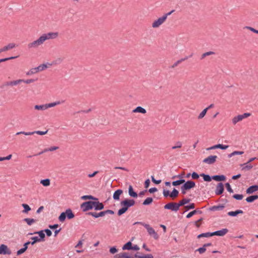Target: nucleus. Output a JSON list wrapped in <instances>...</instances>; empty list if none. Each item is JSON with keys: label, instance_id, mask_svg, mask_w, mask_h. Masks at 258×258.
Segmentation results:
<instances>
[{"label": "nucleus", "instance_id": "1", "mask_svg": "<svg viewBox=\"0 0 258 258\" xmlns=\"http://www.w3.org/2000/svg\"><path fill=\"white\" fill-rule=\"evenodd\" d=\"M58 32H49L42 34L37 39L28 44V47L29 49L37 48L42 45L45 41L50 39H54L58 37Z\"/></svg>", "mask_w": 258, "mask_h": 258}, {"label": "nucleus", "instance_id": "2", "mask_svg": "<svg viewBox=\"0 0 258 258\" xmlns=\"http://www.w3.org/2000/svg\"><path fill=\"white\" fill-rule=\"evenodd\" d=\"M135 204V201L133 199H125L120 202L122 208L118 211L117 214L120 216L125 213L130 207Z\"/></svg>", "mask_w": 258, "mask_h": 258}, {"label": "nucleus", "instance_id": "3", "mask_svg": "<svg viewBox=\"0 0 258 258\" xmlns=\"http://www.w3.org/2000/svg\"><path fill=\"white\" fill-rule=\"evenodd\" d=\"M135 224H140L143 226L147 230L148 234L151 236H152L155 239H158L159 238V236L157 232L155 231V230L151 227L149 224H146L144 222H137L135 223Z\"/></svg>", "mask_w": 258, "mask_h": 258}, {"label": "nucleus", "instance_id": "4", "mask_svg": "<svg viewBox=\"0 0 258 258\" xmlns=\"http://www.w3.org/2000/svg\"><path fill=\"white\" fill-rule=\"evenodd\" d=\"M75 217V215L73 213L72 210L71 209H68L66 210L65 212H62L60 214L58 217V220L61 222H63L66 217H67L69 219H71Z\"/></svg>", "mask_w": 258, "mask_h": 258}, {"label": "nucleus", "instance_id": "5", "mask_svg": "<svg viewBox=\"0 0 258 258\" xmlns=\"http://www.w3.org/2000/svg\"><path fill=\"white\" fill-rule=\"evenodd\" d=\"M114 214V212L113 211L111 210H107L105 211H101L99 213H96V212H89L87 214L90 216H92V217L97 218L100 217H103L106 214H110V215H113Z\"/></svg>", "mask_w": 258, "mask_h": 258}, {"label": "nucleus", "instance_id": "6", "mask_svg": "<svg viewBox=\"0 0 258 258\" xmlns=\"http://www.w3.org/2000/svg\"><path fill=\"white\" fill-rule=\"evenodd\" d=\"M250 115L249 113H244L242 114H239L234 116L232 119V122L233 125H235L237 122L242 121Z\"/></svg>", "mask_w": 258, "mask_h": 258}, {"label": "nucleus", "instance_id": "7", "mask_svg": "<svg viewBox=\"0 0 258 258\" xmlns=\"http://www.w3.org/2000/svg\"><path fill=\"white\" fill-rule=\"evenodd\" d=\"M94 205V201H88L83 203L81 207L83 211H87L89 210L92 209Z\"/></svg>", "mask_w": 258, "mask_h": 258}, {"label": "nucleus", "instance_id": "8", "mask_svg": "<svg viewBox=\"0 0 258 258\" xmlns=\"http://www.w3.org/2000/svg\"><path fill=\"white\" fill-rule=\"evenodd\" d=\"M47 133V131H34V132H20L16 133V135H19L20 134H23L26 136H30V135H33L35 134L39 135H44L46 134Z\"/></svg>", "mask_w": 258, "mask_h": 258}, {"label": "nucleus", "instance_id": "9", "mask_svg": "<svg viewBox=\"0 0 258 258\" xmlns=\"http://www.w3.org/2000/svg\"><path fill=\"white\" fill-rule=\"evenodd\" d=\"M165 17L166 16H162L161 17L159 18L157 20L154 21L152 24V27L154 28H158L166 21Z\"/></svg>", "mask_w": 258, "mask_h": 258}, {"label": "nucleus", "instance_id": "10", "mask_svg": "<svg viewBox=\"0 0 258 258\" xmlns=\"http://www.w3.org/2000/svg\"><path fill=\"white\" fill-rule=\"evenodd\" d=\"M165 209L170 210L172 211L177 212L179 210L177 204L176 203H169L164 207Z\"/></svg>", "mask_w": 258, "mask_h": 258}, {"label": "nucleus", "instance_id": "11", "mask_svg": "<svg viewBox=\"0 0 258 258\" xmlns=\"http://www.w3.org/2000/svg\"><path fill=\"white\" fill-rule=\"evenodd\" d=\"M12 253L11 250L8 248V246L5 244H1L0 245V254H8Z\"/></svg>", "mask_w": 258, "mask_h": 258}, {"label": "nucleus", "instance_id": "12", "mask_svg": "<svg viewBox=\"0 0 258 258\" xmlns=\"http://www.w3.org/2000/svg\"><path fill=\"white\" fill-rule=\"evenodd\" d=\"M217 156L215 155H211L204 159L203 162L208 164H212L216 162Z\"/></svg>", "mask_w": 258, "mask_h": 258}, {"label": "nucleus", "instance_id": "13", "mask_svg": "<svg viewBox=\"0 0 258 258\" xmlns=\"http://www.w3.org/2000/svg\"><path fill=\"white\" fill-rule=\"evenodd\" d=\"M224 191V185L222 183L220 182L219 183L217 186L215 190V194L217 195H221Z\"/></svg>", "mask_w": 258, "mask_h": 258}, {"label": "nucleus", "instance_id": "14", "mask_svg": "<svg viewBox=\"0 0 258 258\" xmlns=\"http://www.w3.org/2000/svg\"><path fill=\"white\" fill-rule=\"evenodd\" d=\"M16 47V44L14 43H10L8 44L7 45L3 47V48L0 49V53L8 51L10 49H13Z\"/></svg>", "mask_w": 258, "mask_h": 258}, {"label": "nucleus", "instance_id": "15", "mask_svg": "<svg viewBox=\"0 0 258 258\" xmlns=\"http://www.w3.org/2000/svg\"><path fill=\"white\" fill-rule=\"evenodd\" d=\"M195 182L194 181L188 180L183 185V188L188 190L195 186Z\"/></svg>", "mask_w": 258, "mask_h": 258}, {"label": "nucleus", "instance_id": "16", "mask_svg": "<svg viewBox=\"0 0 258 258\" xmlns=\"http://www.w3.org/2000/svg\"><path fill=\"white\" fill-rule=\"evenodd\" d=\"M228 232V230L226 228L222 229V230L216 231L212 232L213 236L217 235L220 236H223L225 235Z\"/></svg>", "mask_w": 258, "mask_h": 258}, {"label": "nucleus", "instance_id": "17", "mask_svg": "<svg viewBox=\"0 0 258 258\" xmlns=\"http://www.w3.org/2000/svg\"><path fill=\"white\" fill-rule=\"evenodd\" d=\"M123 193L121 189L116 190L113 194V198L114 200L118 201L119 200L120 196Z\"/></svg>", "mask_w": 258, "mask_h": 258}, {"label": "nucleus", "instance_id": "18", "mask_svg": "<svg viewBox=\"0 0 258 258\" xmlns=\"http://www.w3.org/2000/svg\"><path fill=\"white\" fill-rule=\"evenodd\" d=\"M93 208L96 210H101L104 209V205L99 202H94Z\"/></svg>", "mask_w": 258, "mask_h": 258}, {"label": "nucleus", "instance_id": "19", "mask_svg": "<svg viewBox=\"0 0 258 258\" xmlns=\"http://www.w3.org/2000/svg\"><path fill=\"white\" fill-rule=\"evenodd\" d=\"M257 190H258V185H252V186H250V187H249L246 189V191L247 194H252L253 192L256 191Z\"/></svg>", "mask_w": 258, "mask_h": 258}, {"label": "nucleus", "instance_id": "20", "mask_svg": "<svg viewBox=\"0 0 258 258\" xmlns=\"http://www.w3.org/2000/svg\"><path fill=\"white\" fill-rule=\"evenodd\" d=\"M240 166L242 167V170H249L253 167V166L247 162L244 164H241Z\"/></svg>", "mask_w": 258, "mask_h": 258}, {"label": "nucleus", "instance_id": "21", "mask_svg": "<svg viewBox=\"0 0 258 258\" xmlns=\"http://www.w3.org/2000/svg\"><path fill=\"white\" fill-rule=\"evenodd\" d=\"M212 178L213 179L218 181H224L226 179V177L223 175H214L212 176Z\"/></svg>", "mask_w": 258, "mask_h": 258}, {"label": "nucleus", "instance_id": "22", "mask_svg": "<svg viewBox=\"0 0 258 258\" xmlns=\"http://www.w3.org/2000/svg\"><path fill=\"white\" fill-rule=\"evenodd\" d=\"M243 212L241 210H237L235 211H230L228 212L227 215L230 216L235 217L239 214H243Z\"/></svg>", "mask_w": 258, "mask_h": 258}, {"label": "nucleus", "instance_id": "23", "mask_svg": "<svg viewBox=\"0 0 258 258\" xmlns=\"http://www.w3.org/2000/svg\"><path fill=\"white\" fill-rule=\"evenodd\" d=\"M128 194L131 197H133V198H137L138 197L137 193L134 191L132 185L129 186Z\"/></svg>", "mask_w": 258, "mask_h": 258}, {"label": "nucleus", "instance_id": "24", "mask_svg": "<svg viewBox=\"0 0 258 258\" xmlns=\"http://www.w3.org/2000/svg\"><path fill=\"white\" fill-rule=\"evenodd\" d=\"M133 112H139L143 114H145L146 113V109L141 106H138L136 107L135 109L133 110Z\"/></svg>", "mask_w": 258, "mask_h": 258}, {"label": "nucleus", "instance_id": "25", "mask_svg": "<svg viewBox=\"0 0 258 258\" xmlns=\"http://www.w3.org/2000/svg\"><path fill=\"white\" fill-rule=\"evenodd\" d=\"M189 201H190V199H189L184 198V199H182L178 203H177V205L178 206V208H179V207L180 206H183L185 204L188 203L189 202Z\"/></svg>", "mask_w": 258, "mask_h": 258}, {"label": "nucleus", "instance_id": "26", "mask_svg": "<svg viewBox=\"0 0 258 258\" xmlns=\"http://www.w3.org/2000/svg\"><path fill=\"white\" fill-rule=\"evenodd\" d=\"M198 213L201 214V213H202V212L198 210H195L189 212L186 215V217L187 218H189L191 217L192 216H194V215L198 214Z\"/></svg>", "mask_w": 258, "mask_h": 258}, {"label": "nucleus", "instance_id": "27", "mask_svg": "<svg viewBox=\"0 0 258 258\" xmlns=\"http://www.w3.org/2000/svg\"><path fill=\"white\" fill-rule=\"evenodd\" d=\"M34 108L38 110H45L47 109L45 104L42 105H36L34 106Z\"/></svg>", "mask_w": 258, "mask_h": 258}, {"label": "nucleus", "instance_id": "28", "mask_svg": "<svg viewBox=\"0 0 258 258\" xmlns=\"http://www.w3.org/2000/svg\"><path fill=\"white\" fill-rule=\"evenodd\" d=\"M58 149V147L57 146H53L51 147L50 148H46L44 149V150L42 152H41L39 154H41L42 153L47 152L49 151H53L54 150H56Z\"/></svg>", "mask_w": 258, "mask_h": 258}, {"label": "nucleus", "instance_id": "29", "mask_svg": "<svg viewBox=\"0 0 258 258\" xmlns=\"http://www.w3.org/2000/svg\"><path fill=\"white\" fill-rule=\"evenodd\" d=\"M116 257L117 258H131L130 255L126 252L118 253L116 255Z\"/></svg>", "mask_w": 258, "mask_h": 258}, {"label": "nucleus", "instance_id": "30", "mask_svg": "<svg viewBox=\"0 0 258 258\" xmlns=\"http://www.w3.org/2000/svg\"><path fill=\"white\" fill-rule=\"evenodd\" d=\"M61 103L60 101H57L54 102H52L48 104H45L46 105V108L47 109L50 107H53L55 106L56 105H59Z\"/></svg>", "mask_w": 258, "mask_h": 258}, {"label": "nucleus", "instance_id": "31", "mask_svg": "<svg viewBox=\"0 0 258 258\" xmlns=\"http://www.w3.org/2000/svg\"><path fill=\"white\" fill-rule=\"evenodd\" d=\"M34 233L38 234L39 236V239L41 240V241H43L44 240L45 234L44 233L43 230H41L38 232H36Z\"/></svg>", "mask_w": 258, "mask_h": 258}, {"label": "nucleus", "instance_id": "32", "mask_svg": "<svg viewBox=\"0 0 258 258\" xmlns=\"http://www.w3.org/2000/svg\"><path fill=\"white\" fill-rule=\"evenodd\" d=\"M257 199H258V196H257V195L251 196H249V197H247L246 199V201L248 203H251Z\"/></svg>", "mask_w": 258, "mask_h": 258}, {"label": "nucleus", "instance_id": "33", "mask_svg": "<svg viewBox=\"0 0 258 258\" xmlns=\"http://www.w3.org/2000/svg\"><path fill=\"white\" fill-rule=\"evenodd\" d=\"M22 206L24 208V210L22 211L23 213H28V212L31 210V208L28 205L23 204Z\"/></svg>", "mask_w": 258, "mask_h": 258}, {"label": "nucleus", "instance_id": "34", "mask_svg": "<svg viewBox=\"0 0 258 258\" xmlns=\"http://www.w3.org/2000/svg\"><path fill=\"white\" fill-rule=\"evenodd\" d=\"M224 206L223 205L214 206L210 208L211 211H218L222 210L224 209Z\"/></svg>", "mask_w": 258, "mask_h": 258}, {"label": "nucleus", "instance_id": "35", "mask_svg": "<svg viewBox=\"0 0 258 258\" xmlns=\"http://www.w3.org/2000/svg\"><path fill=\"white\" fill-rule=\"evenodd\" d=\"M22 81H23V79H19V80L13 81L10 82L9 83V85L16 86V85L19 84L20 83H22Z\"/></svg>", "mask_w": 258, "mask_h": 258}, {"label": "nucleus", "instance_id": "36", "mask_svg": "<svg viewBox=\"0 0 258 258\" xmlns=\"http://www.w3.org/2000/svg\"><path fill=\"white\" fill-rule=\"evenodd\" d=\"M178 194V191L175 188H174L170 194V197H171L172 199H174L177 197Z\"/></svg>", "mask_w": 258, "mask_h": 258}, {"label": "nucleus", "instance_id": "37", "mask_svg": "<svg viewBox=\"0 0 258 258\" xmlns=\"http://www.w3.org/2000/svg\"><path fill=\"white\" fill-rule=\"evenodd\" d=\"M23 221L26 222L28 225H31L36 221L35 219L32 218H25Z\"/></svg>", "mask_w": 258, "mask_h": 258}, {"label": "nucleus", "instance_id": "38", "mask_svg": "<svg viewBox=\"0 0 258 258\" xmlns=\"http://www.w3.org/2000/svg\"><path fill=\"white\" fill-rule=\"evenodd\" d=\"M212 236H213L212 232V233L207 232V233H204L199 234L198 236V238H200L201 237H209Z\"/></svg>", "mask_w": 258, "mask_h": 258}, {"label": "nucleus", "instance_id": "39", "mask_svg": "<svg viewBox=\"0 0 258 258\" xmlns=\"http://www.w3.org/2000/svg\"><path fill=\"white\" fill-rule=\"evenodd\" d=\"M40 183L44 186H48L50 184V180L49 179H42L40 181Z\"/></svg>", "mask_w": 258, "mask_h": 258}, {"label": "nucleus", "instance_id": "40", "mask_svg": "<svg viewBox=\"0 0 258 258\" xmlns=\"http://www.w3.org/2000/svg\"><path fill=\"white\" fill-rule=\"evenodd\" d=\"M200 175L203 177V179L205 181H211L212 179V177H211L210 175L205 174L204 173L201 174Z\"/></svg>", "mask_w": 258, "mask_h": 258}, {"label": "nucleus", "instance_id": "41", "mask_svg": "<svg viewBox=\"0 0 258 258\" xmlns=\"http://www.w3.org/2000/svg\"><path fill=\"white\" fill-rule=\"evenodd\" d=\"M182 142L180 141H177L175 143V145L172 146L171 148H172V149L174 150V149H176L177 148H180L182 147Z\"/></svg>", "mask_w": 258, "mask_h": 258}, {"label": "nucleus", "instance_id": "42", "mask_svg": "<svg viewBox=\"0 0 258 258\" xmlns=\"http://www.w3.org/2000/svg\"><path fill=\"white\" fill-rule=\"evenodd\" d=\"M188 56H186V57H184V58H181V59H179V60H178L176 62H175L173 64V65L172 67H173V68H174V67H176L178 64H179V63H180L181 62H182V61H185V60L187 59H188Z\"/></svg>", "mask_w": 258, "mask_h": 258}, {"label": "nucleus", "instance_id": "43", "mask_svg": "<svg viewBox=\"0 0 258 258\" xmlns=\"http://www.w3.org/2000/svg\"><path fill=\"white\" fill-rule=\"evenodd\" d=\"M38 72L37 68H32L31 70H30L28 72L26 73V75L27 76H29L35 73H37Z\"/></svg>", "mask_w": 258, "mask_h": 258}, {"label": "nucleus", "instance_id": "44", "mask_svg": "<svg viewBox=\"0 0 258 258\" xmlns=\"http://www.w3.org/2000/svg\"><path fill=\"white\" fill-rule=\"evenodd\" d=\"M132 243L131 242L129 241L128 242H127L126 243H125L123 246L122 247V249L123 250H125V249H127V250H130V249H132Z\"/></svg>", "mask_w": 258, "mask_h": 258}, {"label": "nucleus", "instance_id": "45", "mask_svg": "<svg viewBox=\"0 0 258 258\" xmlns=\"http://www.w3.org/2000/svg\"><path fill=\"white\" fill-rule=\"evenodd\" d=\"M215 53L213 51H208L202 54L201 57V59L202 60L207 56L214 54Z\"/></svg>", "mask_w": 258, "mask_h": 258}, {"label": "nucleus", "instance_id": "46", "mask_svg": "<svg viewBox=\"0 0 258 258\" xmlns=\"http://www.w3.org/2000/svg\"><path fill=\"white\" fill-rule=\"evenodd\" d=\"M207 110L205 108L198 115V118L199 119H202L206 114Z\"/></svg>", "mask_w": 258, "mask_h": 258}, {"label": "nucleus", "instance_id": "47", "mask_svg": "<svg viewBox=\"0 0 258 258\" xmlns=\"http://www.w3.org/2000/svg\"><path fill=\"white\" fill-rule=\"evenodd\" d=\"M184 182H185V180L180 179V180L173 181L172 185L174 186H177V185H180Z\"/></svg>", "mask_w": 258, "mask_h": 258}, {"label": "nucleus", "instance_id": "48", "mask_svg": "<svg viewBox=\"0 0 258 258\" xmlns=\"http://www.w3.org/2000/svg\"><path fill=\"white\" fill-rule=\"evenodd\" d=\"M153 202V199L152 198H147L144 202L143 204L144 205H148L151 204Z\"/></svg>", "mask_w": 258, "mask_h": 258}, {"label": "nucleus", "instance_id": "49", "mask_svg": "<svg viewBox=\"0 0 258 258\" xmlns=\"http://www.w3.org/2000/svg\"><path fill=\"white\" fill-rule=\"evenodd\" d=\"M32 240H33L32 241H30V243L32 245H34L36 242H41V240L39 239V237L38 236H34L31 238Z\"/></svg>", "mask_w": 258, "mask_h": 258}, {"label": "nucleus", "instance_id": "50", "mask_svg": "<svg viewBox=\"0 0 258 258\" xmlns=\"http://www.w3.org/2000/svg\"><path fill=\"white\" fill-rule=\"evenodd\" d=\"M36 68H37L38 72H40V71H42L46 69L47 68V66L45 64H42L39 66L38 67H37Z\"/></svg>", "mask_w": 258, "mask_h": 258}, {"label": "nucleus", "instance_id": "51", "mask_svg": "<svg viewBox=\"0 0 258 258\" xmlns=\"http://www.w3.org/2000/svg\"><path fill=\"white\" fill-rule=\"evenodd\" d=\"M228 145H222V144H217L216 145V148L217 149H221L222 150H225L226 149H227L228 148Z\"/></svg>", "mask_w": 258, "mask_h": 258}, {"label": "nucleus", "instance_id": "52", "mask_svg": "<svg viewBox=\"0 0 258 258\" xmlns=\"http://www.w3.org/2000/svg\"><path fill=\"white\" fill-rule=\"evenodd\" d=\"M233 198L236 200H241L243 199V196L242 195L236 194L233 196Z\"/></svg>", "mask_w": 258, "mask_h": 258}, {"label": "nucleus", "instance_id": "53", "mask_svg": "<svg viewBox=\"0 0 258 258\" xmlns=\"http://www.w3.org/2000/svg\"><path fill=\"white\" fill-rule=\"evenodd\" d=\"M225 186L226 187L227 190L230 193H232L233 192V189H232L230 184L229 183H226L225 184Z\"/></svg>", "mask_w": 258, "mask_h": 258}, {"label": "nucleus", "instance_id": "54", "mask_svg": "<svg viewBox=\"0 0 258 258\" xmlns=\"http://www.w3.org/2000/svg\"><path fill=\"white\" fill-rule=\"evenodd\" d=\"M35 81H36V80H34V79H27V80H23V79L22 82L25 83L26 84H30V83H33Z\"/></svg>", "mask_w": 258, "mask_h": 258}, {"label": "nucleus", "instance_id": "55", "mask_svg": "<svg viewBox=\"0 0 258 258\" xmlns=\"http://www.w3.org/2000/svg\"><path fill=\"white\" fill-rule=\"evenodd\" d=\"M16 57H17V56H12V57H10L0 59V63L2 62L6 61L8 60L14 59V58H15Z\"/></svg>", "mask_w": 258, "mask_h": 258}, {"label": "nucleus", "instance_id": "56", "mask_svg": "<svg viewBox=\"0 0 258 258\" xmlns=\"http://www.w3.org/2000/svg\"><path fill=\"white\" fill-rule=\"evenodd\" d=\"M82 199H83V200H87V199H89V200H93V199H96L95 198H94L93 196H84L82 197Z\"/></svg>", "mask_w": 258, "mask_h": 258}, {"label": "nucleus", "instance_id": "57", "mask_svg": "<svg viewBox=\"0 0 258 258\" xmlns=\"http://www.w3.org/2000/svg\"><path fill=\"white\" fill-rule=\"evenodd\" d=\"M163 194L164 197L166 198L168 196L170 197V192L169 190L166 189H164L163 191Z\"/></svg>", "mask_w": 258, "mask_h": 258}, {"label": "nucleus", "instance_id": "58", "mask_svg": "<svg viewBox=\"0 0 258 258\" xmlns=\"http://www.w3.org/2000/svg\"><path fill=\"white\" fill-rule=\"evenodd\" d=\"M26 250L25 248L23 247L17 251V254L20 255V254L23 253Z\"/></svg>", "mask_w": 258, "mask_h": 258}, {"label": "nucleus", "instance_id": "59", "mask_svg": "<svg viewBox=\"0 0 258 258\" xmlns=\"http://www.w3.org/2000/svg\"><path fill=\"white\" fill-rule=\"evenodd\" d=\"M152 181L155 184H159L161 182V180H156L153 176H151Z\"/></svg>", "mask_w": 258, "mask_h": 258}, {"label": "nucleus", "instance_id": "60", "mask_svg": "<svg viewBox=\"0 0 258 258\" xmlns=\"http://www.w3.org/2000/svg\"><path fill=\"white\" fill-rule=\"evenodd\" d=\"M200 253H203L206 250V247L203 245V247L199 248L197 250Z\"/></svg>", "mask_w": 258, "mask_h": 258}, {"label": "nucleus", "instance_id": "61", "mask_svg": "<svg viewBox=\"0 0 258 258\" xmlns=\"http://www.w3.org/2000/svg\"><path fill=\"white\" fill-rule=\"evenodd\" d=\"M192 178L194 179H197L199 178V175L196 172H194L191 175Z\"/></svg>", "mask_w": 258, "mask_h": 258}, {"label": "nucleus", "instance_id": "62", "mask_svg": "<svg viewBox=\"0 0 258 258\" xmlns=\"http://www.w3.org/2000/svg\"><path fill=\"white\" fill-rule=\"evenodd\" d=\"M195 207V204L191 203L188 206H185V208L189 209H193Z\"/></svg>", "mask_w": 258, "mask_h": 258}, {"label": "nucleus", "instance_id": "63", "mask_svg": "<svg viewBox=\"0 0 258 258\" xmlns=\"http://www.w3.org/2000/svg\"><path fill=\"white\" fill-rule=\"evenodd\" d=\"M117 251V249L115 247H111L109 250L110 252L112 254L116 253Z\"/></svg>", "mask_w": 258, "mask_h": 258}, {"label": "nucleus", "instance_id": "64", "mask_svg": "<svg viewBox=\"0 0 258 258\" xmlns=\"http://www.w3.org/2000/svg\"><path fill=\"white\" fill-rule=\"evenodd\" d=\"M140 258H153V256L151 254H148L142 256L140 257Z\"/></svg>", "mask_w": 258, "mask_h": 258}]
</instances>
